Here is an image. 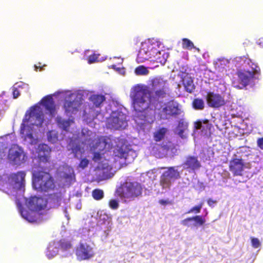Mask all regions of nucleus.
<instances>
[{"instance_id":"obj_34","label":"nucleus","mask_w":263,"mask_h":263,"mask_svg":"<svg viewBox=\"0 0 263 263\" xmlns=\"http://www.w3.org/2000/svg\"><path fill=\"white\" fill-rule=\"evenodd\" d=\"M135 73L138 76H146L148 74L149 71L144 66H139L136 68Z\"/></svg>"},{"instance_id":"obj_40","label":"nucleus","mask_w":263,"mask_h":263,"mask_svg":"<svg viewBox=\"0 0 263 263\" xmlns=\"http://www.w3.org/2000/svg\"><path fill=\"white\" fill-rule=\"evenodd\" d=\"M71 150L72 153L74 154V157H77V155L80 153H81V148L80 146L78 144H72V146L71 147Z\"/></svg>"},{"instance_id":"obj_14","label":"nucleus","mask_w":263,"mask_h":263,"mask_svg":"<svg viewBox=\"0 0 263 263\" xmlns=\"http://www.w3.org/2000/svg\"><path fill=\"white\" fill-rule=\"evenodd\" d=\"M206 101L209 106L214 108L219 107L225 104L222 97L213 92H209L206 95Z\"/></svg>"},{"instance_id":"obj_53","label":"nucleus","mask_w":263,"mask_h":263,"mask_svg":"<svg viewBox=\"0 0 263 263\" xmlns=\"http://www.w3.org/2000/svg\"><path fill=\"white\" fill-rule=\"evenodd\" d=\"M6 155L3 149H0V160H2Z\"/></svg>"},{"instance_id":"obj_15","label":"nucleus","mask_w":263,"mask_h":263,"mask_svg":"<svg viewBox=\"0 0 263 263\" xmlns=\"http://www.w3.org/2000/svg\"><path fill=\"white\" fill-rule=\"evenodd\" d=\"M51 148L46 144L41 143L38 146V158L41 162L47 163L50 161Z\"/></svg>"},{"instance_id":"obj_49","label":"nucleus","mask_w":263,"mask_h":263,"mask_svg":"<svg viewBox=\"0 0 263 263\" xmlns=\"http://www.w3.org/2000/svg\"><path fill=\"white\" fill-rule=\"evenodd\" d=\"M158 202L162 205H166L167 204H172L171 201L168 200H164V199H160L159 200Z\"/></svg>"},{"instance_id":"obj_8","label":"nucleus","mask_w":263,"mask_h":263,"mask_svg":"<svg viewBox=\"0 0 263 263\" xmlns=\"http://www.w3.org/2000/svg\"><path fill=\"white\" fill-rule=\"evenodd\" d=\"M143 47L150 54L152 58H155L157 63L164 65L168 57V53L162 51H158L156 47L158 46L157 43H152L151 42H145L142 44Z\"/></svg>"},{"instance_id":"obj_16","label":"nucleus","mask_w":263,"mask_h":263,"mask_svg":"<svg viewBox=\"0 0 263 263\" xmlns=\"http://www.w3.org/2000/svg\"><path fill=\"white\" fill-rule=\"evenodd\" d=\"M25 176L26 173L24 171L18 172L11 175V177L14 182V187L17 190H24Z\"/></svg>"},{"instance_id":"obj_22","label":"nucleus","mask_w":263,"mask_h":263,"mask_svg":"<svg viewBox=\"0 0 263 263\" xmlns=\"http://www.w3.org/2000/svg\"><path fill=\"white\" fill-rule=\"evenodd\" d=\"M105 99V97L101 94H93L89 98V100L93 104V105L97 108L101 106Z\"/></svg>"},{"instance_id":"obj_48","label":"nucleus","mask_w":263,"mask_h":263,"mask_svg":"<svg viewBox=\"0 0 263 263\" xmlns=\"http://www.w3.org/2000/svg\"><path fill=\"white\" fill-rule=\"evenodd\" d=\"M217 202V201L216 200H214L212 198H209L207 200V203L211 207H213Z\"/></svg>"},{"instance_id":"obj_37","label":"nucleus","mask_w":263,"mask_h":263,"mask_svg":"<svg viewBox=\"0 0 263 263\" xmlns=\"http://www.w3.org/2000/svg\"><path fill=\"white\" fill-rule=\"evenodd\" d=\"M243 170V165L241 164H239L237 165V168H236L235 166L231 165V171L233 172L234 175H241V172Z\"/></svg>"},{"instance_id":"obj_42","label":"nucleus","mask_w":263,"mask_h":263,"mask_svg":"<svg viewBox=\"0 0 263 263\" xmlns=\"http://www.w3.org/2000/svg\"><path fill=\"white\" fill-rule=\"evenodd\" d=\"M99 54H97L93 53L88 56V62L89 64L93 63L97 61H98Z\"/></svg>"},{"instance_id":"obj_56","label":"nucleus","mask_w":263,"mask_h":263,"mask_svg":"<svg viewBox=\"0 0 263 263\" xmlns=\"http://www.w3.org/2000/svg\"><path fill=\"white\" fill-rule=\"evenodd\" d=\"M111 67L113 69H116V65H112L111 66Z\"/></svg>"},{"instance_id":"obj_6","label":"nucleus","mask_w":263,"mask_h":263,"mask_svg":"<svg viewBox=\"0 0 263 263\" xmlns=\"http://www.w3.org/2000/svg\"><path fill=\"white\" fill-rule=\"evenodd\" d=\"M113 155L116 161L123 159L124 161L121 163L126 165L132 163L137 157L136 152L124 144L115 147Z\"/></svg>"},{"instance_id":"obj_17","label":"nucleus","mask_w":263,"mask_h":263,"mask_svg":"<svg viewBox=\"0 0 263 263\" xmlns=\"http://www.w3.org/2000/svg\"><path fill=\"white\" fill-rule=\"evenodd\" d=\"M183 165L185 169L193 171L199 169L201 167V164L198 159V157L194 156L186 157Z\"/></svg>"},{"instance_id":"obj_33","label":"nucleus","mask_w":263,"mask_h":263,"mask_svg":"<svg viewBox=\"0 0 263 263\" xmlns=\"http://www.w3.org/2000/svg\"><path fill=\"white\" fill-rule=\"evenodd\" d=\"M182 47L183 49L191 50L193 48H195L193 43L189 39L187 38H183L182 39Z\"/></svg>"},{"instance_id":"obj_9","label":"nucleus","mask_w":263,"mask_h":263,"mask_svg":"<svg viewBox=\"0 0 263 263\" xmlns=\"http://www.w3.org/2000/svg\"><path fill=\"white\" fill-rule=\"evenodd\" d=\"M181 114V110L177 103H170L159 110L158 115L160 120H167L172 117H176Z\"/></svg>"},{"instance_id":"obj_43","label":"nucleus","mask_w":263,"mask_h":263,"mask_svg":"<svg viewBox=\"0 0 263 263\" xmlns=\"http://www.w3.org/2000/svg\"><path fill=\"white\" fill-rule=\"evenodd\" d=\"M251 239L252 246L253 248H258L260 246L261 243L258 238L255 237H251Z\"/></svg>"},{"instance_id":"obj_27","label":"nucleus","mask_w":263,"mask_h":263,"mask_svg":"<svg viewBox=\"0 0 263 263\" xmlns=\"http://www.w3.org/2000/svg\"><path fill=\"white\" fill-rule=\"evenodd\" d=\"M59 248L63 251H68L72 248L71 242L66 239L63 238L58 242Z\"/></svg>"},{"instance_id":"obj_2","label":"nucleus","mask_w":263,"mask_h":263,"mask_svg":"<svg viewBox=\"0 0 263 263\" xmlns=\"http://www.w3.org/2000/svg\"><path fill=\"white\" fill-rule=\"evenodd\" d=\"M44 122L43 114L39 106H34L27 111L21 125L20 133L25 139H33V135L31 132L26 131L28 127L26 124L30 123L32 125L41 126Z\"/></svg>"},{"instance_id":"obj_3","label":"nucleus","mask_w":263,"mask_h":263,"mask_svg":"<svg viewBox=\"0 0 263 263\" xmlns=\"http://www.w3.org/2000/svg\"><path fill=\"white\" fill-rule=\"evenodd\" d=\"M32 185L37 191L49 192L55 187V181L52 175L43 170L34 171L32 173Z\"/></svg>"},{"instance_id":"obj_35","label":"nucleus","mask_w":263,"mask_h":263,"mask_svg":"<svg viewBox=\"0 0 263 263\" xmlns=\"http://www.w3.org/2000/svg\"><path fill=\"white\" fill-rule=\"evenodd\" d=\"M192 221L195 222L194 225L196 227L197 226H202L205 222V219L200 215L192 217Z\"/></svg>"},{"instance_id":"obj_57","label":"nucleus","mask_w":263,"mask_h":263,"mask_svg":"<svg viewBox=\"0 0 263 263\" xmlns=\"http://www.w3.org/2000/svg\"><path fill=\"white\" fill-rule=\"evenodd\" d=\"M25 218H26L27 220H28L30 221V220L29 219V218H28L27 217H25Z\"/></svg>"},{"instance_id":"obj_13","label":"nucleus","mask_w":263,"mask_h":263,"mask_svg":"<svg viewBox=\"0 0 263 263\" xmlns=\"http://www.w3.org/2000/svg\"><path fill=\"white\" fill-rule=\"evenodd\" d=\"M25 155L23 150L17 145L12 146L9 150L8 159L14 165H20L25 161Z\"/></svg>"},{"instance_id":"obj_23","label":"nucleus","mask_w":263,"mask_h":263,"mask_svg":"<svg viewBox=\"0 0 263 263\" xmlns=\"http://www.w3.org/2000/svg\"><path fill=\"white\" fill-rule=\"evenodd\" d=\"M239 111H237L236 114H235L234 112L231 113V118L234 119L236 118L237 119L236 123H235V120H234L233 121L231 120V124L234 123V127H238V125L242 124L243 122L242 118L243 117V111L242 110V109L243 108L241 106H239Z\"/></svg>"},{"instance_id":"obj_58","label":"nucleus","mask_w":263,"mask_h":263,"mask_svg":"<svg viewBox=\"0 0 263 263\" xmlns=\"http://www.w3.org/2000/svg\"><path fill=\"white\" fill-rule=\"evenodd\" d=\"M231 111H232L233 112H234V108H231Z\"/></svg>"},{"instance_id":"obj_25","label":"nucleus","mask_w":263,"mask_h":263,"mask_svg":"<svg viewBox=\"0 0 263 263\" xmlns=\"http://www.w3.org/2000/svg\"><path fill=\"white\" fill-rule=\"evenodd\" d=\"M72 122V120L69 119L65 120L61 117H57V123L59 127L65 131L68 130Z\"/></svg>"},{"instance_id":"obj_28","label":"nucleus","mask_w":263,"mask_h":263,"mask_svg":"<svg viewBox=\"0 0 263 263\" xmlns=\"http://www.w3.org/2000/svg\"><path fill=\"white\" fill-rule=\"evenodd\" d=\"M183 86L185 91L189 93H192L195 89L193 81L190 78L183 80Z\"/></svg>"},{"instance_id":"obj_11","label":"nucleus","mask_w":263,"mask_h":263,"mask_svg":"<svg viewBox=\"0 0 263 263\" xmlns=\"http://www.w3.org/2000/svg\"><path fill=\"white\" fill-rule=\"evenodd\" d=\"M170 151L172 153H176L177 151L175 145L171 141L163 142L155 145L153 148L154 155L158 158L165 157Z\"/></svg>"},{"instance_id":"obj_7","label":"nucleus","mask_w":263,"mask_h":263,"mask_svg":"<svg viewBox=\"0 0 263 263\" xmlns=\"http://www.w3.org/2000/svg\"><path fill=\"white\" fill-rule=\"evenodd\" d=\"M180 178L179 172L172 166L167 168V170L163 172L160 178V184L162 189H170L172 182Z\"/></svg>"},{"instance_id":"obj_29","label":"nucleus","mask_w":263,"mask_h":263,"mask_svg":"<svg viewBox=\"0 0 263 263\" xmlns=\"http://www.w3.org/2000/svg\"><path fill=\"white\" fill-rule=\"evenodd\" d=\"M47 139L48 141L52 143H55L59 140V134L58 132L52 130L49 131L47 134Z\"/></svg>"},{"instance_id":"obj_18","label":"nucleus","mask_w":263,"mask_h":263,"mask_svg":"<svg viewBox=\"0 0 263 263\" xmlns=\"http://www.w3.org/2000/svg\"><path fill=\"white\" fill-rule=\"evenodd\" d=\"M43 200V199L41 197H31L26 200V204L32 210H40L43 208V205L41 203Z\"/></svg>"},{"instance_id":"obj_24","label":"nucleus","mask_w":263,"mask_h":263,"mask_svg":"<svg viewBox=\"0 0 263 263\" xmlns=\"http://www.w3.org/2000/svg\"><path fill=\"white\" fill-rule=\"evenodd\" d=\"M151 58L152 57L150 56V54L147 52V51L144 49V47L142 45L137 55V61L139 63H143Z\"/></svg>"},{"instance_id":"obj_51","label":"nucleus","mask_w":263,"mask_h":263,"mask_svg":"<svg viewBox=\"0 0 263 263\" xmlns=\"http://www.w3.org/2000/svg\"><path fill=\"white\" fill-rule=\"evenodd\" d=\"M13 97L14 99L17 98L20 95V91L16 88H14L13 89Z\"/></svg>"},{"instance_id":"obj_46","label":"nucleus","mask_w":263,"mask_h":263,"mask_svg":"<svg viewBox=\"0 0 263 263\" xmlns=\"http://www.w3.org/2000/svg\"><path fill=\"white\" fill-rule=\"evenodd\" d=\"M203 125V120H198L195 122L194 126L196 129H201L202 130V127Z\"/></svg>"},{"instance_id":"obj_55","label":"nucleus","mask_w":263,"mask_h":263,"mask_svg":"<svg viewBox=\"0 0 263 263\" xmlns=\"http://www.w3.org/2000/svg\"><path fill=\"white\" fill-rule=\"evenodd\" d=\"M35 68L36 70H37V69L38 68H40V69L42 68H41V67L40 66H39L38 67V66H36V65H35Z\"/></svg>"},{"instance_id":"obj_41","label":"nucleus","mask_w":263,"mask_h":263,"mask_svg":"<svg viewBox=\"0 0 263 263\" xmlns=\"http://www.w3.org/2000/svg\"><path fill=\"white\" fill-rule=\"evenodd\" d=\"M104 152H99V151L95 152L93 154L92 160L95 162H99L102 159V155L104 154Z\"/></svg>"},{"instance_id":"obj_4","label":"nucleus","mask_w":263,"mask_h":263,"mask_svg":"<svg viewBox=\"0 0 263 263\" xmlns=\"http://www.w3.org/2000/svg\"><path fill=\"white\" fill-rule=\"evenodd\" d=\"M142 187L137 182H130L126 180L117 188L116 193L121 198L134 200L142 194Z\"/></svg>"},{"instance_id":"obj_1","label":"nucleus","mask_w":263,"mask_h":263,"mask_svg":"<svg viewBox=\"0 0 263 263\" xmlns=\"http://www.w3.org/2000/svg\"><path fill=\"white\" fill-rule=\"evenodd\" d=\"M149 85L151 89L147 86H142L135 90L132 98L136 117L143 123L153 119L154 114L151 105L157 104L169 96L167 82L161 77L153 78L149 81Z\"/></svg>"},{"instance_id":"obj_52","label":"nucleus","mask_w":263,"mask_h":263,"mask_svg":"<svg viewBox=\"0 0 263 263\" xmlns=\"http://www.w3.org/2000/svg\"><path fill=\"white\" fill-rule=\"evenodd\" d=\"M178 135L182 139L185 138L186 137L184 135V132L185 129H177Z\"/></svg>"},{"instance_id":"obj_10","label":"nucleus","mask_w":263,"mask_h":263,"mask_svg":"<svg viewBox=\"0 0 263 263\" xmlns=\"http://www.w3.org/2000/svg\"><path fill=\"white\" fill-rule=\"evenodd\" d=\"M108 124L111 128L124 129L127 125L126 115L122 112L113 113L108 119Z\"/></svg>"},{"instance_id":"obj_38","label":"nucleus","mask_w":263,"mask_h":263,"mask_svg":"<svg viewBox=\"0 0 263 263\" xmlns=\"http://www.w3.org/2000/svg\"><path fill=\"white\" fill-rule=\"evenodd\" d=\"M108 205L112 210H117L119 207V201L115 199H110L108 202Z\"/></svg>"},{"instance_id":"obj_31","label":"nucleus","mask_w":263,"mask_h":263,"mask_svg":"<svg viewBox=\"0 0 263 263\" xmlns=\"http://www.w3.org/2000/svg\"><path fill=\"white\" fill-rule=\"evenodd\" d=\"M92 197L96 200H100L104 197V191L99 189H96L92 191Z\"/></svg>"},{"instance_id":"obj_47","label":"nucleus","mask_w":263,"mask_h":263,"mask_svg":"<svg viewBox=\"0 0 263 263\" xmlns=\"http://www.w3.org/2000/svg\"><path fill=\"white\" fill-rule=\"evenodd\" d=\"M192 221V217H187L181 221V224L184 226H189V222Z\"/></svg>"},{"instance_id":"obj_26","label":"nucleus","mask_w":263,"mask_h":263,"mask_svg":"<svg viewBox=\"0 0 263 263\" xmlns=\"http://www.w3.org/2000/svg\"><path fill=\"white\" fill-rule=\"evenodd\" d=\"M167 129L165 127H161L158 129L154 133V139L156 142L161 141L164 139Z\"/></svg>"},{"instance_id":"obj_36","label":"nucleus","mask_w":263,"mask_h":263,"mask_svg":"<svg viewBox=\"0 0 263 263\" xmlns=\"http://www.w3.org/2000/svg\"><path fill=\"white\" fill-rule=\"evenodd\" d=\"M203 205V202H201L198 205H195L191 208L187 212V214L195 213L198 214L200 212L201 209H202Z\"/></svg>"},{"instance_id":"obj_54","label":"nucleus","mask_w":263,"mask_h":263,"mask_svg":"<svg viewBox=\"0 0 263 263\" xmlns=\"http://www.w3.org/2000/svg\"><path fill=\"white\" fill-rule=\"evenodd\" d=\"M50 248H51V247H49V248H48V251H47V255L48 256V258H51V257H53V256H54V255H56V254H57V253H54V254H51L50 253Z\"/></svg>"},{"instance_id":"obj_20","label":"nucleus","mask_w":263,"mask_h":263,"mask_svg":"<svg viewBox=\"0 0 263 263\" xmlns=\"http://www.w3.org/2000/svg\"><path fill=\"white\" fill-rule=\"evenodd\" d=\"M42 102L46 109L48 110L51 114L54 113V102L51 96L48 95L44 97L42 100Z\"/></svg>"},{"instance_id":"obj_21","label":"nucleus","mask_w":263,"mask_h":263,"mask_svg":"<svg viewBox=\"0 0 263 263\" xmlns=\"http://www.w3.org/2000/svg\"><path fill=\"white\" fill-rule=\"evenodd\" d=\"M106 140L103 137L99 138L93 144L92 149L94 151H99V152L105 153V149L107 145Z\"/></svg>"},{"instance_id":"obj_44","label":"nucleus","mask_w":263,"mask_h":263,"mask_svg":"<svg viewBox=\"0 0 263 263\" xmlns=\"http://www.w3.org/2000/svg\"><path fill=\"white\" fill-rule=\"evenodd\" d=\"M188 126V124L184 122L183 120H180L178 124L177 129H187Z\"/></svg>"},{"instance_id":"obj_12","label":"nucleus","mask_w":263,"mask_h":263,"mask_svg":"<svg viewBox=\"0 0 263 263\" xmlns=\"http://www.w3.org/2000/svg\"><path fill=\"white\" fill-rule=\"evenodd\" d=\"M93 248L86 242H80L76 248V255L79 260L89 259L95 255Z\"/></svg>"},{"instance_id":"obj_30","label":"nucleus","mask_w":263,"mask_h":263,"mask_svg":"<svg viewBox=\"0 0 263 263\" xmlns=\"http://www.w3.org/2000/svg\"><path fill=\"white\" fill-rule=\"evenodd\" d=\"M192 107L196 110H202L204 107V103L202 99L195 98L192 102Z\"/></svg>"},{"instance_id":"obj_45","label":"nucleus","mask_w":263,"mask_h":263,"mask_svg":"<svg viewBox=\"0 0 263 263\" xmlns=\"http://www.w3.org/2000/svg\"><path fill=\"white\" fill-rule=\"evenodd\" d=\"M89 164V161L86 158H83L79 164L80 167L82 169L86 168Z\"/></svg>"},{"instance_id":"obj_39","label":"nucleus","mask_w":263,"mask_h":263,"mask_svg":"<svg viewBox=\"0 0 263 263\" xmlns=\"http://www.w3.org/2000/svg\"><path fill=\"white\" fill-rule=\"evenodd\" d=\"M66 170L68 171V173L64 172L62 175V177L66 180H70L74 176L73 171L72 168H67Z\"/></svg>"},{"instance_id":"obj_50","label":"nucleus","mask_w":263,"mask_h":263,"mask_svg":"<svg viewBox=\"0 0 263 263\" xmlns=\"http://www.w3.org/2000/svg\"><path fill=\"white\" fill-rule=\"evenodd\" d=\"M257 144L258 147L263 149V137L259 138L257 140Z\"/></svg>"},{"instance_id":"obj_32","label":"nucleus","mask_w":263,"mask_h":263,"mask_svg":"<svg viewBox=\"0 0 263 263\" xmlns=\"http://www.w3.org/2000/svg\"><path fill=\"white\" fill-rule=\"evenodd\" d=\"M213 127L212 124L210 123L208 119L203 120V125L202 127V132L205 134L208 132L211 133V128Z\"/></svg>"},{"instance_id":"obj_5","label":"nucleus","mask_w":263,"mask_h":263,"mask_svg":"<svg viewBox=\"0 0 263 263\" xmlns=\"http://www.w3.org/2000/svg\"><path fill=\"white\" fill-rule=\"evenodd\" d=\"M254 76L253 71L239 70L233 75L232 85L235 88L242 89L253 81Z\"/></svg>"},{"instance_id":"obj_19","label":"nucleus","mask_w":263,"mask_h":263,"mask_svg":"<svg viewBox=\"0 0 263 263\" xmlns=\"http://www.w3.org/2000/svg\"><path fill=\"white\" fill-rule=\"evenodd\" d=\"M80 105V103L77 100H66L64 103V108L65 112L67 113H73L78 111Z\"/></svg>"}]
</instances>
